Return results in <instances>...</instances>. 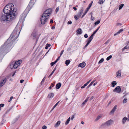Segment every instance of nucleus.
I'll list each match as a JSON object with an SVG mask.
<instances>
[{
  "instance_id": "1",
  "label": "nucleus",
  "mask_w": 129,
  "mask_h": 129,
  "mask_svg": "<svg viewBox=\"0 0 129 129\" xmlns=\"http://www.w3.org/2000/svg\"><path fill=\"white\" fill-rule=\"evenodd\" d=\"M19 33V30L17 33V28H15L7 41L1 46L0 51H4L7 50H8L11 47L10 44L11 42L15 41L17 39Z\"/></svg>"
},
{
  "instance_id": "2",
  "label": "nucleus",
  "mask_w": 129,
  "mask_h": 129,
  "mask_svg": "<svg viewBox=\"0 0 129 129\" xmlns=\"http://www.w3.org/2000/svg\"><path fill=\"white\" fill-rule=\"evenodd\" d=\"M52 11V9H47L44 12L41 18V22L42 24H44L46 23Z\"/></svg>"
},
{
  "instance_id": "3",
  "label": "nucleus",
  "mask_w": 129,
  "mask_h": 129,
  "mask_svg": "<svg viewBox=\"0 0 129 129\" xmlns=\"http://www.w3.org/2000/svg\"><path fill=\"white\" fill-rule=\"evenodd\" d=\"M15 15L14 14H13V16L11 15H7L5 14H3L1 17L2 21H7L8 22L11 21L15 18Z\"/></svg>"
},
{
  "instance_id": "4",
  "label": "nucleus",
  "mask_w": 129,
  "mask_h": 129,
  "mask_svg": "<svg viewBox=\"0 0 129 129\" xmlns=\"http://www.w3.org/2000/svg\"><path fill=\"white\" fill-rule=\"evenodd\" d=\"M114 121L111 119L105 122L102 124L101 125L100 127L102 128H104L107 126H109L113 124Z\"/></svg>"
},
{
  "instance_id": "5",
  "label": "nucleus",
  "mask_w": 129,
  "mask_h": 129,
  "mask_svg": "<svg viewBox=\"0 0 129 129\" xmlns=\"http://www.w3.org/2000/svg\"><path fill=\"white\" fill-rule=\"evenodd\" d=\"M3 9V11L5 14L7 15H11L13 16V14H14L15 16V13H14V9Z\"/></svg>"
},
{
  "instance_id": "6",
  "label": "nucleus",
  "mask_w": 129,
  "mask_h": 129,
  "mask_svg": "<svg viewBox=\"0 0 129 129\" xmlns=\"http://www.w3.org/2000/svg\"><path fill=\"white\" fill-rule=\"evenodd\" d=\"M114 92L120 93L121 91V88L120 86H117L113 90Z\"/></svg>"
},
{
  "instance_id": "7",
  "label": "nucleus",
  "mask_w": 129,
  "mask_h": 129,
  "mask_svg": "<svg viewBox=\"0 0 129 129\" xmlns=\"http://www.w3.org/2000/svg\"><path fill=\"white\" fill-rule=\"evenodd\" d=\"M37 35L36 31L35 30L32 32L31 35V36L33 37V39H35L36 38Z\"/></svg>"
},
{
  "instance_id": "8",
  "label": "nucleus",
  "mask_w": 129,
  "mask_h": 129,
  "mask_svg": "<svg viewBox=\"0 0 129 129\" xmlns=\"http://www.w3.org/2000/svg\"><path fill=\"white\" fill-rule=\"evenodd\" d=\"M6 7L9 8H15L14 7L13 4L11 3H9L4 8H6Z\"/></svg>"
},
{
  "instance_id": "9",
  "label": "nucleus",
  "mask_w": 129,
  "mask_h": 129,
  "mask_svg": "<svg viewBox=\"0 0 129 129\" xmlns=\"http://www.w3.org/2000/svg\"><path fill=\"white\" fill-rule=\"evenodd\" d=\"M126 120H127L128 121H129V118H128L126 117H124L122 119V123L123 124H124L126 122Z\"/></svg>"
},
{
  "instance_id": "10",
  "label": "nucleus",
  "mask_w": 129,
  "mask_h": 129,
  "mask_svg": "<svg viewBox=\"0 0 129 129\" xmlns=\"http://www.w3.org/2000/svg\"><path fill=\"white\" fill-rule=\"evenodd\" d=\"M34 5L33 3L32 2V0H31L27 7L28 8H31Z\"/></svg>"
},
{
  "instance_id": "11",
  "label": "nucleus",
  "mask_w": 129,
  "mask_h": 129,
  "mask_svg": "<svg viewBox=\"0 0 129 129\" xmlns=\"http://www.w3.org/2000/svg\"><path fill=\"white\" fill-rule=\"evenodd\" d=\"M83 11V9H81L79 11L77 15V16L78 18L80 17L81 16Z\"/></svg>"
},
{
  "instance_id": "12",
  "label": "nucleus",
  "mask_w": 129,
  "mask_h": 129,
  "mask_svg": "<svg viewBox=\"0 0 129 129\" xmlns=\"http://www.w3.org/2000/svg\"><path fill=\"white\" fill-rule=\"evenodd\" d=\"M117 105L115 106L110 113V114L113 113L117 109Z\"/></svg>"
},
{
  "instance_id": "13",
  "label": "nucleus",
  "mask_w": 129,
  "mask_h": 129,
  "mask_svg": "<svg viewBox=\"0 0 129 129\" xmlns=\"http://www.w3.org/2000/svg\"><path fill=\"white\" fill-rule=\"evenodd\" d=\"M86 65V64L84 62H83L82 63H80L78 65V67H80L81 68H83Z\"/></svg>"
},
{
  "instance_id": "14",
  "label": "nucleus",
  "mask_w": 129,
  "mask_h": 129,
  "mask_svg": "<svg viewBox=\"0 0 129 129\" xmlns=\"http://www.w3.org/2000/svg\"><path fill=\"white\" fill-rule=\"evenodd\" d=\"M6 81V79L5 78L0 83V87H2L5 83Z\"/></svg>"
},
{
  "instance_id": "15",
  "label": "nucleus",
  "mask_w": 129,
  "mask_h": 129,
  "mask_svg": "<svg viewBox=\"0 0 129 129\" xmlns=\"http://www.w3.org/2000/svg\"><path fill=\"white\" fill-rule=\"evenodd\" d=\"M54 93H49L47 96V97L50 98H52L54 96Z\"/></svg>"
},
{
  "instance_id": "16",
  "label": "nucleus",
  "mask_w": 129,
  "mask_h": 129,
  "mask_svg": "<svg viewBox=\"0 0 129 129\" xmlns=\"http://www.w3.org/2000/svg\"><path fill=\"white\" fill-rule=\"evenodd\" d=\"M77 33L78 34H81L82 33V30L80 28H78L76 31Z\"/></svg>"
},
{
  "instance_id": "17",
  "label": "nucleus",
  "mask_w": 129,
  "mask_h": 129,
  "mask_svg": "<svg viewBox=\"0 0 129 129\" xmlns=\"http://www.w3.org/2000/svg\"><path fill=\"white\" fill-rule=\"evenodd\" d=\"M61 86V84L60 83H59L56 84V88L57 89H59Z\"/></svg>"
},
{
  "instance_id": "18",
  "label": "nucleus",
  "mask_w": 129,
  "mask_h": 129,
  "mask_svg": "<svg viewBox=\"0 0 129 129\" xmlns=\"http://www.w3.org/2000/svg\"><path fill=\"white\" fill-rule=\"evenodd\" d=\"M22 62V60H19L18 61H16L15 63L16 64H17L18 66H19L20 64Z\"/></svg>"
},
{
  "instance_id": "19",
  "label": "nucleus",
  "mask_w": 129,
  "mask_h": 129,
  "mask_svg": "<svg viewBox=\"0 0 129 129\" xmlns=\"http://www.w3.org/2000/svg\"><path fill=\"white\" fill-rule=\"evenodd\" d=\"M129 49V45H127L124 47L122 50V51H123L125 49Z\"/></svg>"
},
{
  "instance_id": "20",
  "label": "nucleus",
  "mask_w": 129,
  "mask_h": 129,
  "mask_svg": "<svg viewBox=\"0 0 129 129\" xmlns=\"http://www.w3.org/2000/svg\"><path fill=\"white\" fill-rule=\"evenodd\" d=\"M123 29H120L117 32V33H116L114 35V36H115L116 35H118V34H119L121 32H122L123 31Z\"/></svg>"
},
{
  "instance_id": "21",
  "label": "nucleus",
  "mask_w": 129,
  "mask_h": 129,
  "mask_svg": "<svg viewBox=\"0 0 129 129\" xmlns=\"http://www.w3.org/2000/svg\"><path fill=\"white\" fill-rule=\"evenodd\" d=\"M89 98V97H87L86 99L83 102L82 104V105L83 106L84 104L86 103L88 100Z\"/></svg>"
},
{
  "instance_id": "22",
  "label": "nucleus",
  "mask_w": 129,
  "mask_h": 129,
  "mask_svg": "<svg viewBox=\"0 0 129 129\" xmlns=\"http://www.w3.org/2000/svg\"><path fill=\"white\" fill-rule=\"evenodd\" d=\"M93 39V37L91 36L88 39V42L89 43H90Z\"/></svg>"
},
{
  "instance_id": "23",
  "label": "nucleus",
  "mask_w": 129,
  "mask_h": 129,
  "mask_svg": "<svg viewBox=\"0 0 129 129\" xmlns=\"http://www.w3.org/2000/svg\"><path fill=\"white\" fill-rule=\"evenodd\" d=\"M60 121H57L56 123L55 124V127H58L59 125L60 124Z\"/></svg>"
},
{
  "instance_id": "24",
  "label": "nucleus",
  "mask_w": 129,
  "mask_h": 129,
  "mask_svg": "<svg viewBox=\"0 0 129 129\" xmlns=\"http://www.w3.org/2000/svg\"><path fill=\"white\" fill-rule=\"evenodd\" d=\"M102 115L101 114H100L98 115V116L96 117V119H95V121H97L100 118H101L102 117Z\"/></svg>"
},
{
  "instance_id": "25",
  "label": "nucleus",
  "mask_w": 129,
  "mask_h": 129,
  "mask_svg": "<svg viewBox=\"0 0 129 129\" xmlns=\"http://www.w3.org/2000/svg\"><path fill=\"white\" fill-rule=\"evenodd\" d=\"M100 27H98L97 29H96L95 31L93 33V34L91 35V36H92V37L94 36V35L96 33L97 31L99 29V28Z\"/></svg>"
},
{
  "instance_id": "26",
  "label": "nucleus",
  "mask_w": 129,
  "mask_h": 129,
  "mask_svg": "<svg viewBox=\"0 0 129 129\" xmlns=\"http://www.w3.org/2000/svg\"><path fill=\"white\" fill-rule=\"evenodd\" d=\"M117 83L116 81H113L112 82L111 84L112 85V87H114L116 84Z\"/></svg>"
},
{
  "instance_id": "27",
  "label": "nucleus",
  "mask_w": 129,
  "mask_h": 129,
  "mask_svg": "<svg viewBox=\"0 0 129 129\" xmlns=\"http://www.w3.org/2000/svg\"><path fill=\"white\" fill-rule=\"evenodd\" d=\"M70 117H69L68 118V119L66 121V122L65 123V124L66 125H67L69 124V123L70 121Z\"/></svg>"
},
{
  "instance_id": "28",
  "label": "nucleus",
  "mask_w": 129,
  "mask_h": 129,
  "mask_svg": "<svg viewBox=\"0 0 129 129\" xmlns=\"http://www.w3.org/2000/svg\"><path fill=\"white\" fill-rule=\"evenodd\" d=\"M86 10L85 11V12L84 13L83 15H82V17H81V18L83 17L87 13V12L89 10V9H86Z\"/></svg>"
},
{
  "instance_id": "29",
  "label": "nucleus",
  "mask_w": 129,
  "mask_h": 129,
  "mask_svg": "<svg viewBox=\"0 0 129 129\" xmlns=\"http://www.w3.org/2000/svg\"><path fill=\"white\" fill-rule=\"evenodd\" d=\"M71 61L70 60H66L65 64L67 66H68L70 63Z\"/></svg>"
},
{
  "instance_id": "30",
  "label": "nucleus",
  "mask_w": 129,
  "mask_h": 129,
  "mask_svg": "<svg viewBox=\"0 0 129 129\" xmlns=\"http://www.w3.org/2000/svg\"><path fill=\"white\" fill-rule=\"evenodd\" d=\"M12 65H13V67L14 69H16L18 67V66L15 63L14 64L12 63Z\"/></svg>"
},
{
  "instance_id": "31",
  "label": "nucleus",
  "mask_w": 129,
  "mask_h": 129,
  "mask_svg": "<svg viewBox=\"0 0 129 129\" xmlns=\"http://www.w3.org/2000/svg\"><path fill=\"white\" fill-rule=\"evenodd\" d=\"M116 74L117 75V76H120L121 72L119 70L117 72Z\"/></svg>"
},
{
  "instance_id": "32",
  "label": "nucleus",
  "mask_w": 129,
  "mask_h": 129,
  "mask_svg": "<svg viewBox=\"0 0 129 129\" xmlns=\"http://www.w3.org/2000/svg\"><path fill=\"white\" fill-rule=\"evenodd\" d=\"M30 10L29 9H26L24 11V12H25V13H28L29 11Z\"/></svg>"
},
{
  "instance_id": "33",
  "label": "nucleus",
  "mask_w": 129,
  "mask_h": 129,
  "mask_svg": "<svg viewBox=\"0 0 129 129\" xmlns=\"http://www.w3.org/2000/svg\"><path fill=\"white\" fill-rule=\"evenodd\" d=\"M95 81V80H93L92 82L90 84L87 86V88H88L89 87H90V86H91L93 84V83Z\"/></svg>"
},
{
  "instance_id": "34",
  "label": "nucleus",
  "mask_w": 129,
  "mask_h": 129,
  "mask_svg": "<svg viewBox=\"0 0 129 129\" xmlns=\"http://www.w3.org/2000/svg\"><path fill=\"white\" fill-rule=\"evenodd\" d=\"M50 46V45L47 44L46 45V47L45 48L46 49H48L49 47Z\"/></svg>"
},
{
  "instance_id": "35",
  "label": "nucleus",
  "mask_w": 129,
  "mask_h": 129,
  "mask_svg": "<svg viewBox=\"0 0 129 129\" xmlns=\"http://www.w3.org/2000/svg\"><path fill=\"white\" fill-rule=\"evenodd\" d=\"M104 1L105 0L103 1V0H100L98 2V3L100 4H102Z\"/></svg>"
},
{
  "instance_id": "36",
  "label": "nucleus",
  "mask_w": 129,
  "mask_h": 129,
  "mask_svg": "<svg viewBox=\"0 0 129 129\" xmlns=\"http://www.w3.org/2000/svg\"><path fill=\"white\" fill-rule=\"evenodd\" d=\"M112 57V56L111 55H110L108 57L106 58V60H107L108 61Z\"/></svg>"
},
{
  "instance_id": "37",
  "label": "nucleus",
  "mask_w": 129,
  "mask_h": 129,
  "mask_svg": "<svg viewBox=\"0 0 129 129\" xmlns=\"http://www.w3.org/2000/svg\"><path fill=\"white\" fill-rule=\"evenodd\" d=\"M92 3L93 1H91L90 3L89 4L88 7L87 8H90L91 7V6Z\"/></svg>"
},
{
  "instance_id": "38",
  "label": "nucleus",
  "mask_w": 129,
  "mask_h": 129,
  "mask_svg": "<svg viewBox=\"0 0 129 129\" xmlns=\"http://www.w3.org/2000/svg\"><path fill=\"white\" fill-rule=\"evenodd\" d=\"M104 59L103 58H102L99 61V63H102L104 61Z\"/></svg>"
},
{
  "instance_id": "39",
  "label": "nucleus",
  "mask_w": 129,
  "mask_h": 129,
  "mask_svg": "<svg viewBox=\"0 0 129 129\" xmlns=\"http://www.w3.org/2000/svg\"><path fill=\"white\" fill-rule=\"evenodd\" d=\"M100 22V21L99 20H98L96 22H95V25H96L99 24Z\"/></svg>"
},
{
  "instance_id": "40",
  "label": "nucleus",
  "mask_w": 129,
  "mask_h": 129,
  "mask_svg": "<svg viewBox=\"0 0 129 129\" xmlns=\"http://www.w3.org/2000/svg\"><path fill=\"white\" fill-rule=\"evenodd\" d=\"M57 62L55 61L54 62H52L50 64L51 66H53V65L55 64Z\"/></svg>"
},
{
  "instance_id": "41",
  "label": "nucleus",
  "mask_w": 129,
  "mask_h": 129,
  "mask_svg": "<svg viewBox=\"0 0 129 129\" xmlns=\"http://www.w3.org/2000/svg\"><path fill=\"white\" fill-rule=\"evenodd\" d=\"M45 77H44L43 78V80H42V81H41V85H42L43 84V83L45 81Z\"/></svg>"
},
{
  "instance_id": "42",
  "label": "nucleus",
  "mask_w": 129,
  "mask_h": 129,
  "mask_svg": "<svg viewBox=\"0 0 129 129\" xmlns=\"http://www.w3.org/2000/svg\"><path fill=\"white\" fill-rule=\"evenodd\" d=\"M127 99H124L123 100V103H125L127 102Z\"/></svg>"
},
{
  "instance_id": "43",
  "label": "nucleus",
  "mask_w": 129,
  "mask_h": 129,
  "mask_svg": "<svg viewBox=\"0 0 129 129\" xmlns=\"http://www.w3.org/2000/svg\"><path fill=\"white\" fill-rule=\"evenodd\" d=\"M110 41V39H109L105 43V44H107L108 43H109Z\"/></svg>"
},
{
  "instance_id": "44",
  "label": "nucleus",
  "mask_w": 129,
  "mask_h": 129,
  "mask_svg": "<svg viewBox=\"0 0 129 129\" xmlns=\"http://www.w3.org/2000/svg\"><path fill=\"white\" fill-rule=\"evenodd\" d=\"M47 128V127L46 125H44L42 127V129H46Z\"/></svg>"
},
{
  "instance_id": "45",
  "label": "nucleus",
  "mask_w": 129,
  "mask_h": 129,
  "mask_svg": "<svg viewBox=\"0 0 129 129\" xmlns=\"http://www.w3.org/2000/svg\"><path fill=\"white\" fill-rule=\"evenodd\" d=\"M124 6L123 4H121L119 6V8H122Z\"/></svg>"
},
{
  "instance_id": "46",
  "label": "nucleus",
  "mask_w": 129,
  "mask_h": 129,
  "mask_svg": "<svg viewBox=\"0 0 129 129\" xmlns=\"http://www.w3.org/2000/svg\"><path fill=\"white\" fill-rule=\"evenodd\" d=\"M122 25V24L121 23H117L116 24V25L118 26H121Z\"/></svg>"
},
{
  "instance_id": "47",
  "label": "nucleus",
  "mask_w": 129,
  "mask_h": 129,
  "mask_svg": "<svg viewBox=\"0 0 129 129\" xmlns=\"http://www.w3.org/2000/svg\"><path fill=\"white\" fill-rule=\"evenodd\" d=\"M90 43H89L87 42L84 48H85Z\"/></svg>"
},
{
  "instance_id": "48",
  "label": "nucleus",
  "mask_w": 129,
  "mask_h": 129,
  "mask_svg": "<svg viewBox=\"0 0 129 129\" xmlns=\"http://www.w3.org/2000/svg\"><path fill=\"white\" fill-rule=\"evenodd\" d=\"M61 57V56L60 55L56 59V60H55V61L57 62L60 59V57Z\"/></svg>"
},
{
  "instance_id": "49",
  "label": "nucleus",
  "mask_w": 129,
  "mask_h": 129,
  "mask_svg": "<svg viewBox=\"0 0 129 129\" xmlns=\"http://www.w3.org/2000/svg\"><path fill=\"white\" fill-rule=\"evenodd\" d=\"M84 37L85 38H87L88 37V35H87V34H85L84 36Z\"/></svg>"
},
{
  "instance_id": "50",
  "label": "nucleus",
  "mask_w": 129,
  "mask_h": 129,
  "mask_svg": "<svg viewBox=\"0 0 129 129\" xmlns=\"http://www.w3.org/2000/svg\"><path fill=\"white\" fill-rule=\"evenodd\" d=\"M72 23V22L70 21H68L67 23V24H71Z\"/></svg>"
},
{
  "instance_id": "51",
  "label": "nucleus",
  "mask_w": 129,
  "mask_h": 129,
  "mask_svg": "<svg viewBox=\"0 0 129 129\" xmlns=\"http://www.w3.org/2000/svg\"><path fill=\"white\" fill-rule=\"evenodd\" d=\"M64 51V50H62V51H61V52L60 53V56H61L62 55Z\"/></svg>"
},
{
  "instance_id": "52",
  "label": "nucleus",
  "mask_w": 129,
  "mask_h": 129,
  "mask_svg": "<svg viewBox=\"0 0 129 129\" xmlns=\"http://www.w3.org/2000/svg\"><path fill=\"white\" fill-rule=\"evenodd\" d=\"M4 106V104H0V107H3Z\"/></svg>"
},
{
  "instance_id": "53",
  "label": "nucleus",
  "mask_w": 129,
  "mask_h": 129,
  "mask_svg": "<svg viewBox=\"0 0 129 129\" xmlns=\"http://www.w3.org/2000/svg\"><path fill=\"white\" fill-rule=\"evenodd\" d=\"M54 73V72H51V74L48 77L49 78L50 77L52 76V75Z\"/></svg>"
},
{
  "instance_id": "54",
  "label": "nucleus",
  "mask_w": 129,
  "mask_h": 129,
  "mask_svg": "<svg viewBox=\"0 0 129 129\" xmlns=\"http://www.w3.org/2000/svg\"><path fill=\"white\" fill-rule=\"evenodd\" d=\"M74 17L75 18L76 20H77L78 19V17H77V16L76 15L74 16Z\"/></svg>"
},
{
  "instance_id": "55",
  "label": "nucleus",
  "mask_w": 129,
  "mask_h": 129,
  "mask_svg": "<svg viewBox=\"0 0 129 129\" xmlns=\"http://www.w3.org/2000/svg\"><path fill=\"white\" fill-rule=\"evenodd\" d=\"M13 96H11L10 99V100L9 101V102H10V101H11L12 99L13 98Z\"/></svg>"
},
{
  "instance_id": "56",
  "label": "nucleus",
  "mask_w": 129,
  "mask_h": 129,
  "mask_svg": "<svg viewBox=\"0 0 129 129\" xmlns=\"http://www.w3.org/2000/svg\"><path fill=\"white\" fill-rule=\"evenodd\" d=\"M24 81V80H21L20 81V83H22Z\"/></svg>"
},
{
  "instance_id": "57",
  "label": "nucleus",
  "mask_w": 129,
  "mask_h": 129,
  "mask_svg": "<svg viewBox=\"0 0 129 129\" xmlns=\"http://www.w3.org/2000/svg\"><path fill=\"white\" fill-rule=\"evenodd\" d=\"M74 118V115H73L72 116L71 118V120H73V119Z\"/></svg>"
},
{
  "instance_id": "58",
  "label": "nucleus",
  "mask_w": 129,
  "mask_h": 129,
  "mask_svg": "<svg viewBox=\"0 0 129 129\" xmlns=\"http://www.w3.org/2000/svg\"><path fill=\"white\" fill-rule=\"evenodd\" d=\"M94 98V97L93 96H92L91 98H90V100H92Z\"/></svg>"
},
{
  "instance_id": "59",
  "label": "nucleus",
  "mask_w": 129,
  "mask_h": 129,
  "mask_svg": "<svg viewBox=\"0 0 129 129\" xmlns=\"http://www.w3.org/2000/svg\"><path fill=\"white\" fill-rule=\"evenodd\" d=\"M91 80H89L87 82V83L88 84L89 83V82H90V81H91Z\"/></svg>"
},
{
  "instance_id": "60",
  "label": "nucleus",
  "mask_w": 129,
  "mask_h": 129,
  "mask_svg": "<svg viewBox=\"0 0 129 129\" xmlns=\"http://www.w3.org/2000/svg\"><path fill=\"white\" fill-rule=\"evenodd\" d=\"M53 22V20L52 19H51L50 21V23H52Z\"/></svg>"
},
{
  "instance_id": "61",
  "label": "nucleus",
  "mask_w": 129,
  "mask_h": 129,
  "mask_svg": "<svg viewBox=\"0 0 129 129\" xmlns=\"http://www.w3.org/2000/svg\"><path fill=\"white\" fill-rule=\"evenodd\" d=\"M59 10V9H56L55 11L56 12H57Z\"/></svg>"
},
{
  "instance_id": "62",
  "label": "nucleus",
  "mask_w": 129,
  "mask_h": 129,
  "mask_svg": "<svg viewBox=\"0 0 129 129\" xmlns=\"http://www.w3.org/2000/svg\"><path fill=\"white\" fill-rule=\"evenodd\" d=\"M60 101H59L55 105L56 106L57 105L59 104V102H60Z\"/></svg>"
},
{
  "instance_id": "63",
  "label": "nucleus",
  "mask_w": 129,
  "mask_h": 129,
  "mask_svg": "<svg viewBox=\"0 0 129 129\" xmlns=\"http://www.w3.org/2000/svg\"><path fill=\"white\" fill-rule=\"evenodd\" d=\"M56 67H55L54 68V69L53 70V71L52 72H55V71L56 70Z\"/></svg>"
},
{
  "instance_id": "64",
  "label": "nucleus",
  "mask_w": 129,
  "mask_h": 129,
  "mask_svg": "<svg viewBox=\"0 0 129 129\" xmlns=\"http://www.w3.org/2000/svg\"><path fill=\"white\" fill-rule=\"evenodd\" d=\"M55 28V26H54L52 27H51V29H54Z\"/></svg>"
}]
</instances>
